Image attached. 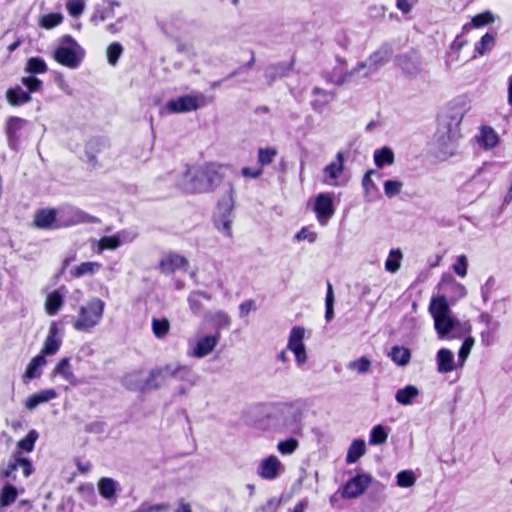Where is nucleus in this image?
Here are the masks:
<instances>
[{
    "instance_id": "obj_1",
    "label": "nucleus",
    "mask_w": 512,
    "mask_h": 512,
    "mask_svg": "<svg viewBox=\"0 0 512 512\" xmlns=\"http://www.w3.org/2000/svg\"><path fill=\"white\" fill-rule=\"evenodd\" d=\"M429 312L439 339H460L471 332L468 322H461L452 316L445 296L432 298Z\"/></svg>"
},
{
    "instance_id": "obj_2",
    "label": "nucleus",
    "mask_w": 512,
    "mask_h": 512,
    "mask_svg": "<svg viewBox=\"0 0 512 512\" xmlns=\"http://www.w3.org/2000/svg\"><path fill=\"white\" fill-rule=\"evenodd\" d=\"M222 182V165L206 163L193 170H188L184 176L182 189L185 193L195 194L208 192Z\"/></svg>"
},
{
    "instance_id": "obj_3",
    "label": "nucleus",
    "mask_w": 512,
    "mask_h": 512,
    "mask_svg": "<svg viewBox=\"0 0 512 512\" xmlns=\"http://www.w3.org/2000/svg\"><path fill=\"white\" fill-rule=\"evenodd\" d=\"M460 122V118L452 117L438 125L433 142L438 157L446 159L457 153L459 141L462 137Z\"/></svg>"
},
{
    "instance_id": "obj_4",
    "label": "nucleus",
    "mask_w": 512,
    "mask_h": 512,
    "mask_svg": "<svg viewBox=\"0 0 512 512\" xmlns=\"http://www.w3.org/2000/svg\"><path fill=\"white\" fill-rule=\"evenodd\" d=\"M61 44L53 52V59L61 66L69 69H77L83 62L85 50L70 34H65L60 39Z\"/></svg>"
},
{
    "instance_id": "obj_5",
    "label": "nucleus",
    "mask_w": 512,
    "mask_h": 512,
    "mask_svg": "<svg viewBox=\"0 0 512 512\" xmlns=\"http://www.w3.org/2000/svg\"><path fill=\"white\" fill-rule=\"evenodd\" d=\"M392 54L393 50L391 46L388 44H383L374 53H372L365 61L358 63L357 66L349 73L343 76H338L335 79L328 76H326L325 78L327 81L335 85H342L348 80L349 77H351L353 74L359 72L362 69L367 68L368 71L365 73V75L377 72L383 65L388 63Z\"/></svg>"
},
{
    "instance_id": "obj_6",
    "label": "nucleus",
    "mask_w": 512,
    "mask_h": 512,
    "mask_svg": "<svg viewBox=\"0 0 512 512\" xmlns=\"http://www.w3.org/2000/svg\"><path fill=\"white\" fill-rule=\"evenodd\" d=\"M278 430L284 433L300 436L303 432V412L295 404H281L277 409Z\"/></svg>"
},
{
    "instance_id": "obj_7",
    "label": "nucleus",
    "mask_w": 512,
    "mask_h": 512,
    "mask_svg": "<svg viewBox=\"0 0 512 512\" xmlns=\"http://www.w3.org/2000/svg\"><path fill=\"white\" fill-rule=\"evenodd\" d=\"M104 302L94 298L79 309L78 317L73 321V327L77 331H87L96 326L104 312Z\"/></svg>"
},
{
    "instance_id": "obj_8",
    "label": "nucleus",
    "mask_w": 512,
    "mask_h": 512,
    "mask_svg": "<svg viewBox=\"0 0 512 512\" xmlns=\"http://www.w3.org/2000/svg\"><path fill=\"white\" fill-rule=\"evenodd\" d=\"M304 338L305 329L303 327L294 326L290 330L287 349L294 354L295 362L298 368H303L308 359Z\"/></svg>"
},
{
    "instance_id": "obj_9",
    "label": "nucleus",
    "mask_w": 512,
    "mask_h": 512,
    "mask_svg": "<svg viewBox=\"0 0 512 512\" xmlns=\"http://www.w3.org/2000/svg\"><path fill=\"white\" fill-rule=\"evenodd\" d=\"M203 104L204 98L201 95H182L169 100L166 109L172 114L187 113L197 110Z\"/></svg>"
},
{
    "instance_id": "obj_10",
    "label": "nucleus",
    "mask_w": 512,
    "mask_h": 512,
    "mask_svg": "<svg viewBox=\"0 0 512 512\" xmlns=\"http://www.w3.org/2000/svg\"><path fill=\"white\" fill-rule=\"evenodd\" d=\"M313 211L319 224L325 226L335 213L332 195L330 193H319L315 197Z\"/></svg>"
},
{
    "instance_id": "obj_11",
    "label": "nucleus",
    "mask_w": 512,
    "mask_h": 512,
    "mask_svg": "<svg viewBox=\"0 0 512 512\" xmlns=\"http://www.w3.org/2000/svg\"><path fill=\"white\" fill-rule=\"evenodd\" d=\"M188 266V260L176 252L166 253L161 257L158 264L159 271L165 275L174 274L179 270L186 271Z\"/></svg>"
},
{
    "instance_id": "obj_12",
    "label": "nucleus",
    "mask_w": 512,
    "mask_h": 512,
    "mask_svg": "<svg viewBox=\"0 0 512 512\" xmlns=\"http://www.w3.org/2000/svg\"><path fill=\"white\" fill-rule=\"evenodd\" d=\"M478 320L485 325V328L480 333L481 343L486 347L491 346L497 339V333L501 324L488 312H482Z\"/></svg>"
},
{
    "instance_id": "obj_13",
    "label": "nucleus",
    "mask_w": 512,
    "mask_h": 512,
    "mask_svg": "<svg viewBox=\"0 0 512 512\" xmlns=\"http://www.w3.org/2000/svg\"><path fill=\"white\" fill-rule=\"evenodd\" d=\"M395 61L396 65L408 77L415 78L422 72V60L416 52L411 51L399 55Z\"/></svg>"
},
{
    "instance_id": "obj_14",
    "label": "nucleus",
    "mask_w": 512,
    "mask_h": 512,
    "mask_svg": "<svg viewBox=\"0 0 512 512\" xmlns=\"http://www.w3.org/2000/svg\"><path fill=\"white\" fill-rule=\"evenodd\" d=\"M284 471V464L275 455H270L261 460L257 468L258 475L265 480H274Z\"/></svg>"
},
{
    "instance_id": "obj_15",
    "label": "nucleus",
    "mask_w": 512,
    "mask_h": 512,
    "mask_svg": "<svg viewBox=\"0 0 512 512\" xmlns=\"http://www.w3.org/2000/svg\"><path fill=\"white\" fill-rule=\"evenodd\" d=\"M57 210L55 208H39L34 213L33 225L41 230H55L62 227L57 222Z\"/></svg>"
},
{
    "instance_id": "obj_16",
    "label": "nucleus",
    "mask_w": 512,
    "mask_h": 512,
    "mask_svg": "<svg viewBox=\"0 0 512 512\" xmlns=\"http://www.w3.org/2000/svg\"><path fill=\"white\" fill-rule=\"evenodd\" d=\"M372 481L368 474H358L351 478L342 489V497L346 499L357 498L362 495Z\"/></svg>"
},
{
    "instance_id": "obj_17",
    "label": "nucleus",
    "mask_w": 512,
    "mask_h": 512,
    "mask_svg": "<svg viewBox=\"0 0 512 512\" xmlns=\"http://www.w3.org/2000/svg\"><path fill=\"white\" fill-rule=\"evenodd\" d=\"M344 170V155L338 152L335 161L326 165L323 169L322 182L329 186H338V179Z\"/></svg>"
},
{
    "instance_id": "obj_18",
    "label": "nucleus",
    "mask_w": 512,
    "mask_h": 512,
    "mask_svg": "<svg viewBox=\"0 0 512 512\" xmlns=\"http://www.w3.org/2000/svg\"><path fill=\"white\" fill-rule=\"evenodd\" d=\"M28 121L18 116H10L5 123V134L7 136L10 148L16 149L19 144V132L24 128Z\"/></svg>"
},
{
    "instance_id": "obj_19",
    "label": "nucleus",
    "mask_w": 512,
    "mask_h": 512,
    "mask_svg": "<svg viewBox=\"0 0 512 512\" xmlns=\"http://www.w3.org/2000/svg\"><path fill=\"white\" fill-rule=\"evenodd\" d=\"M219 339V333H217L216 335H205L203 337H200L196 341L193 349L189 351V355L195 358H203L207 356L214 350L217 343L219 342Z\"/></svg>"
},
{
    "instance_id": "obj_20",
    "label": "nucleus",
    "mask_w": 512,
    "mask_h": 512,
    "mask_svg": "<svg viewBox=\"0 0 512 512\" xmlns=\"http://www.w3.org/2000/svg\"><path fill=\"white\" fill-rule=\"evenodd\" d=\"M490 166V164L484 163L479 167L466 183V186L472 188L475 192L483 193L491 183V179L486 175Z\"/></svg>"
},
{
    "instance_id": "obj_21",
    "label": "nucleus",
    "mask_w": 512,
    "mask_h": 512,
    "mask_svg": "<svg viewBox=\"0 0 512 512\" xmlns=\"http://www.w3.org/2000/svg\"><path fill=\"white\" fill-rule=\"evenodd\" d=\"M59 328L56 322L51 323L48 331V335L44 341L43 347L41 348L40 355L49 356L54 355L58 352L61 346V339L58 337Z\"/></svg>"
},
{
    "instance_id": "obj_22",
    "label": "nucleus",
    "mask_w": 512,
    "mask_h": 512,
    "mask_svg": "<svg viewBox=\"0 0 512 512\" xmlns=\"http://www.w3.org/2000/svg\"><path fill=\"white\" fill-rule=\"evenodd\" d=\"M437 371L441 374L452 372L456 368L454 354L447 348H441L436 354Z\"/></svg>"
},
{
    "instance_id": "obj_23",
    "label": "nucleus",
    "mask_w": 512,
    "mask_h": 512,
    "mask_svg": "<svg viewBox=\"0 0 512 512\" xmlns=\"http://www.w3.org/2000/svg\"><path fill=\"white\" fill-rule=\"evenodd\" d=\"M476 138L478 144L485 150L494 148L499 142L497 132L491 126L487 125H483L480 128V132Z\"/></svg>"
},
{
    "instance_id": "obj_24",
    "label": "nucleus",
    "mask_w": 512,
    "mask_h": 512,
    "mask_svg": "<svg viewBox=\"0 0 512 512\" xmlns=\"http://www.w3.org/2000/svg\"><path fill=\"white\" fill-rule=\"evenodd\" d=\"M57 397V392L55 389H45L39 392L31 394L25 401V407L28 410L35 409L38 405L42 403L49 402Z\"/></svg>"
},
{
    "instance_id": "obj_25",
    "label": "nucleus",
    "mask_w": 512,
    "mask_h": 512,
    "mask_svg": "<svg viewBox=\"0 0 512 512\" xmlns=\"http://www.w3.org/2000/svg\"><path fill=\"white\" fill-rule=\"evenodd\" d=\"M312 95L315 97L311 101V106L314 111L320 112L326 105L334 100L335 94L332 91H327L319 87H314Z\"/></svg>"
},
{
    "instance_id": "obj_26",
    "label": "nucleus",
    "mask_w": 512,
    "mask_h": 512,
    "mask_svg": "<svg viewBox=\"0 0 512 512\" xmlns=\"http://www.w3.org/2000/svg\"><path fill=\"white\" fill-rule=\"evenodd\" d=\"M6 100L11 106L18 107L29 103L32 97L29 92L22 90L20 86H15L6 91Z\"/></svg>"
},
{
    "instance_id": "obj_27",
    "label": "nucleus",
    "mask_w": 512,
    "mask_h": 512,
    "mask_svg": "<svg viewBox=\"0 0 512 512\" xmlns=\"http://www.w3.org/2000/svg\"><path fill=\"white\" fill-rule=\"evenodd\" d=\"M294 65V61H290L289 63L279 62L275 64L269 65L266 70V77L270 80V82L277 80L279 78L288 76L292 71Z\"/></svg>"
},
{
    "instance_id": "obj_28",
    "label": "nucleus",
    "mask_w": 512,
    "mask_h": 512,
    "mask_svg": "<svg viewBox=\"0 0 512 512\" xmlns=\"http://www.w3.org/2000/svg\"><path fill=\"white\" fill-rule=\"evenodd\" d=\"M64 296L59 290L50 292L45 299V311L48 315L54 316L62 308Z\"/></svg>"
},
{
    "instance_id": "obj_29",
    "label": "nucleus",
    "mask_w": 512,
    "mask_h": 512,
    "mask_svg": "<svg viewBox=\"0 0 512 512\" xmlns=\"http://www.w3.org/2000/svg\"><path fill=\"white\" fill-rule=\"evenodd\" d=\"M52 376H61L70 384H76V377L70 365V358H62L52 370Z\"/></svg>"
},
{
    "instance_id": "obj_30",
    "label": "nucleus",
    "mask_w": 512,
    "mask_h": 512,
    "mask_svg": "<svg viewBox=\"0 0 512 512\" xmlns=\"http://www.w3.org/2000/svg\"><path fill=\"white\" fill-rule=\"evenodd\" d=\"M376 174L375 170H368L362 179V186L365 193V198L367 201L372 202L378 198H380V193L378 187L375 182L372 180L371 176Z\"/></svg>"
},
{
    "instance_id": "obj_31",
    "label": "nucleus",
    "mask_w": 512,
    "mask_h": 512,
    "mask_svg": "<svg viewBox=\"0 0 512 512\" xmlns=\"http://www.w3.org/2000/svg\"><path fill=\"white\" fill-rule=\"evenodd\" d=\"M420 395L419 389L414 385H407L399 390L395 394V400L397 403L408 406L412 405L414 399Z\"/></svg>"
},
{
    "instance_id": "obj_32",
    "label": "nucleus",
    "mask_w": 512,
    "mask_h": 512,
    "mask_svg": "<svg viewBox=\"0 0 512 512\" xmlns=\"http://www.w3.org/2000/svg\"><path fill=\"white\" fill-rule=\"evenodd\" d=\"M46 358L43 355H37L31 359L23 374L24 381L39 378L41 376L40 368L46 365Z\"/></svg>"
},
{
    "instance_id": "obj_33",
    "label": "nucleus",
    "mask_w": 512,
    "mask_h": 512,
    "mask_svg": "<svg viewBox=\"0 0 512 512\" xmlns=\"http://www.w3.org/2000/svg\"><path fill=\"white\" fill-rule=\"evenodd\" d=\"M17 497V488L10 483L5 484L0 491V512H3L6 507L11 506Z\"/></svg>"
},
{
    "instance_id": "obj_34",
    "label": "nucleus",
    "mask_w": 512,
    "mask_h": 512,
    "mask_svg": "<svg viewBox=\"0 0 512 512\" xmlns=\"http://www.w3.org/2000/svg\"><path fill=\"white\" fill-rule=\"evenodd\" d=\"M101 268L102 264L99 262H82L71 270V276L73 278H80L84 275H93L97 273Z\"/></svg>"
},
{
    "instance_id": "obj_35",
    "label": "nucleus",
    "mask_w": 512,
    "mask_h": 512,
    "mask_svg": "<svg viewBox=\"0 0 512 512\" xmlns=\"http://www.w3.org/2000/svg\"><path fill=\"white\" fill-rule=\"evenodd\" d=\"M388 356L398 366H406L411 360V351L403 346H393Z\"/></svg>"
},
{
    "instance_id": "obj_36",
    "label": "nucleus",
    "mask_w": 512,
    "mask_h": 512,
    "mask_svg": "<svg viewBox=\"0 0 512 512\" xmlns=\"http://www.w3.org/2000/svg\"><path fill=\"white\" fill-rule=\"evenodd\" d=\"M366 452V445L364 440L355 439L352 441L348 448L346 462L348 464H352L358 461L360 457H362Z\"/></svg>"
},
{
    "instance_id": "obj_37",
    "label": "nucleus",
    "mask_w": 512,
    "mask_h": 512,
    "mask_svg": "<svg viewBox=\"0 0 512 512\" xmlns=\"http://www.w3.org/2000/svg\"><path fill=\"white\" fill-rule=\"evenodd\" d=\"M374 162L378 168L394 163V152L389 147H383L374 151Z\"/></svg>"
},
{
    "instance_id": "obj_38",
    "label": "nucleus",
    "mask_w": 512,
    "mask_h": 512,
    "mask_svg": "<svg viewBox=\"0 0 512 512\" xmlns=\"http://www.w3.org/2000/svg\"><path fill=\"white\" fill-rule=\"evenodd\" d=\"M151 328L154 336L158 339H163L168 335L171 329L170 322L167 318H153Z\"/></svg>"
},
{
    "instance_id": "obj_39",
    "label": "nucleus",
    "mask_w": 512,
    "mask_h": 512,
    "mask_svg": "<svg viewBox=\"0 0 512 512\" xmlns=\"http://www.w3.org/2000/svg\"><path fill=\"white\" fill-rule=\"evenodd\" d=\"M39 437V434L36 430L32 429L30 430L27 435L20 439L17 442V449L18 452H26L30 453L34 450L35 443Z\"/></svg>"
},
{
    "instance_id": "obj_40",
    "label": "nucleus",
    "mask_w": 512,
    "mask_h": 512,
    "mask_svg": "<svg viewBox=\"0 0 512 512\" xmlns=\"http://www.w3.org/2000/svg\"><path fill=\"white\" fill-rule=\"evenodd\" d=\"M389 429L381 424L374 426L369 435L371 445H381L387 441Z\"/></svg>"
},
{
    "instance_id": "obj_41",
    "label": "nucleus",
    "mask_w": 512,
    "mask_h": 512,
    "mask_svg": "<svg viewBox=\"0 0 512 512\" xmlns=\"http://www.w3.org/2000/svg\"><path fill=\"white\" fill-rule=\"evenodd\" d=\"M100 495L105 499H111L116 495V482L107 477H103L98 482Z\"/></svg>"
},
{
    "instance_id": "obj_42",
    "label": "nucleus",
    "mask_w": 512,
    "mask_h": 512,
    "mask_svg": "<svg viewBox=\"0 0 512 512\" xmlns=\"http://www.w3.org/2000/svg\"><path fill=\"white\" fill-rule=\"evenodd\" d=\"M190 371V368L187 366H177L174 368L170 365H166L164 368L152 370L150 372L149 379H155L156 377H159L163 374L176 377L179 373L186 374L189 373Z\"/></svg>"
},
{
    "instance_id": "obj_43",
    "label": "nucleus",
    "mask_w": 512,
    "mask_h": 512,
    "mask_svg": "<svg viewBox=\"0 0 512 512\" xmlns=\"http://www.w3.org/2000/svg\"><path fill=\"white\" fill-rule=\"evenodd\" d=\"M25 71L32 75L44 74L48 71V67L41 57H31L27 60Z\"/></svg>"
},
{
    "instance_id": "obj_44",
    "label": "nucleus",
    "mask_w": 512,
    "mask_h": 512,
    "mask_svg": "<svg viewBox=\"0 0 512 512\" xmlns=\"http://www.w3.org/2000/svg\"><path fill=\"white\" fill-rule=\"evenodd\" d=\"M204 300L209 301L210 298L203 292H194L189 296L188 301L193 313L202 314L204 312L202 305Z\"/></svg>"
},
{
    "instance_id": "obj_45",
    "label": "nucleus",
    "mask_w": 512,
    "mask_h": 512,
    "mask_svg": "<svg viewBox=\"0 0 512 512\" xmlns=\"http://www.w3.org/2000/svg\"><path fill=\"white\" fill-rule=\"evenodd\" d=\"M495 44V35L486 33L479 42L475 44V52L479 55H485L493 48Z\"/></svg>"
},
{
    "instance_id": "obj_46",
    "label": "nucleus",
    "mask_w": 512,
    "mask_h": 512,
    "mask_svg": "<svg viewBox=\"0 0 512 512\" xmlns=\"http://www.w3.org/2000/svg\"><path fill=\"white\" fill-rule=\"evenodd\" d=\"M494 22V16L490 11H485L483 13L477 14L472 18L470 24H465L463 26L464 30H468L471 27H482L487 24Z\"/></svg>"
},
{
    "instance_id": "obj_47",
    "label": "nucleus",
    "mask_w": 512,
    "mask_h": 512,
    "mask_svg": "<svg viewBox=\"0 0 512 512\" xmlns=\"http://www.w3.org/2000/svg\"><path fill=\"white\" fill-rule=\"evenodd\" d=\"M371 361L367 357H360L356 360L350 361L347 364V368L351 371H355L358 374H366L371 369Z\"/></svg>"
},
{
    "instance_id": "obj_48",
    "label": "nucleus",
    "mask_w": 512,
    "mask_h": 512,
    "mask_svg": "<svg viewBox=\"0 0 512 512\" xmlns=\"http://www.w3.org/2000/svg\"><path fill=\"white\" fill-rule=\"evenodd\" d=\"M299 447V442L295 438H288L279 441L277 444V451L281 455H292Z\"/></svg>"
},
{
    "instance_id": "obj_49",
    "label": "nucleus",
    "mask_w": 512,
    "mask_h": 512,
    "mask_svg": "<svg viewBox=\"0 0 512 512\" xmlns=\"http://www.w3.org/2000/svg\"><path fill=\"white\" fill-rule=\"evenodd\" d=\"M402 253L400 250H391L388 258L385 261V269L388 272L395 273L400 268V260Z\"/></svg>"
},
{
    "instance_id": "obj_50",
    "label": "nucleus",
    "mask_w": 512,
    "mask_h": 512,
    "mask_svg": "<svg viewBox=\"0 0 512 512\" xmlns=\"http://www.w3.org/2000/svg\"><path fill=\"white\" fill-rule=\"evenodd\" d=\"M397 479V485L402 488H410L412 487L416 482V476L415 474L410 470H403L400 471L396 475Z\"/></svg>"
},
{
    "instance_id": "obj_51",
    "label": "nucleus",
    "mask_w": 512,
    "mask_h": 512,
    "mask_svg": "<svg viewBox=\"0 0 512 512\" xmlns=\"http://www.w3.org/2000/svg\"><path fill=\"white\" fill-rule=\"evenodd\" d=\"M474 343H475V340L473 337H471V336L465 337V339L461 345V348L458 352V362H459L460 366L464 365L465 361L467 360V358L471 352V349H472Z\"/></svg>"
},
{
    "instance_id": "obj_52",
    "label": "nucleus",
    "mask_w": 512,
    "mask_h": 512,
    "mask_svg": "<svg viewBox=\"0 0 512 512\" xmlns=\"http://www.w3.org/2000/svg\"><path fill=\"white\" fill-rule=\"evenodd\" d=\"M63 21V16L60 13H48L40 20V25L45 29H52Z\"/></svg>"
},
{
    "instance_id": "obj_53",
    "label": "nucleus",
    "mask_w": 512,
    "mask_h": 512,
    "mask_svg": "<svg viewBox=\"0 0 512 512\" xmlns=\"http://www.w3.org/2000/svg\"><path fill=\"white\" fill-rule=\"evenodd\" d=\"M106 52H107L108 63L114 66L117 64V62L123 52V47L119 42H113V43L109 44Z\"/></svg>"
},
{
    "instance_id": "obj_54",
    "label": "nucleus",
    "mask_w": 512,
    "mask_h": 512,
    "mask_svg": "<svg viewBox=\"0 0 512 512\" xmlns=\"http://www.w3.org/2000/svg\"><path fill=\"white\" fill-rule=\"evenodd\" d=\"M121 244L119 237L117 236H103L98 241L99 251L104 250H115Z\"/></svg>"
},
{
    "instance_id": "obj_55",
    "label": "nucleus",
    "mask_w": 512,
    "mask_h": 512,
    "mask_svg": "<svg viewBox=\"0 0 512 512\" xmlns=\"http://www.w3.org/2000/svg\"><path fill=\"white\" fill-rule=\"evenodd\" d=\"M21 83L27 88L26 92L31 95L34 92H38L42 89V81L34 75L26 76L21 78Z\"/></svg>"
},
{
    "instance_id": "obj_56",
    "label": "nucleus",
    "mask_w": 512,
    "mask_h": 512,
    "mask_svg": "<svg viewBox=\"0 0 512 512\" xmlns=\"http://www.w3.org/2000/svg\"><path fill=\"white\" fill-rule=\"evenodd\" d=\"M403 187V182L399 180H386L384 182V192L388 198L398 195Z\"/></svg>"
},
{
    "instance_id": "obj_57",
    "label": "nucleus",
    "mask_w": 512,
    "mask_h": 512,
    "mask_svg": "<svg viewBox=\"0 0 512 512\" xmlns=\"http://www.w3.org/2000/svg\"><path fill=\"white\" fill-rule=\"evenodd\" d=\"M334 294H333V288L331 283L328 282L327 284V293L325 298V306H326V312H325V319L326 321H330L334 316Z\"/></svg>"
},
{
    "instance_id": "obj_58",
    "label": "nucleus",
    "mask_w": 512,
    "mask_h": 512,
    "mask_svg": "<svg viewBox=\"0 0 512 512\" xmlns=\"http://www.w3.org/2000/svg\"><path fill=\"white\" fill-rule=\"evenodd\" d=\"M277 151L274 148H261L258 151V162L261 166L269 165L273 162Z\"/></svg>"
},
{
    "instance_id": "obj_59",
    "label": "nucleus",
    "mask_w": 512,
    "mask_h": 512,
    "mask_svg": "<svg viewBox=\"0 0 512 512\" xmlns=\"http://www.w3.org/2000/svg\"><path fill=\"white\" fill-rule=\"evenodd\" d=\"M84 6L83 0H68L66 3L67 11L72 17L80 16L84 11Z\"/></svg>"
},
{
    "instance_id": "obj_60",
    "label": "nucleus",
    "mask_w": 512,
    "mask_h": 512,
    "mask_svg": "<svg viewBox=\"0 0 512 512\" xmlns=\"http://www.w3.org/2000/svg\"><path fill=\"white\" fill-rule=\"evenodd\" d=\"M468 261L465 255H460L457 257L455 263L453 264L454 272L460 276L465 277L467 274Z\"/></svg>"
},
{
    "instance_id": "obj_61",
    "label": "nucleus",
    "mask_w": 512,
    "mask_h": 512,
    "mask_svg": "<svg viewBox=\"0 0 512 512\" xmlns=\"http://www.w3.org/2000/svg\"><path fill=\"white\" fill-rule=\"evenodd\" d=\"M495 280L493 277H489L486 282L481 286V296L485 303L488 302L490 294L494 288Z\"/></svg>"
},
{
    "instance_id": "obj_62",
    "label": "nucleus",
    "mask_w": 512,
    "mask_h": 512,
    "mask_svg": "<svg viewBox=\"0 0 512 512\" xmlns=\"http://www.w3.org/2000/svg\"><path fill=\"white\" fill-rule=\"evenodd\" d=\"M279 506L280 500L273 497L267 500V502L263 504L260 508H258L257 512H276Z\"/></svg>"
},
{
    "instance_id": "obj_63",
    "label": "nucleus",
    "mask_w": 512,
    "mask_h": 512,
    "mask_svg": "<svg viewBox=\"0 0 512 512\" xmlns=\"http://www.w3.org/2000/svg\"><path fill=\"white\" fill-rule=\"evenodd\" d=\"M296 238L298 240H307L308 242L312 243L316 240L317 234L304 227L297 233Z\"/></svg>"
},
{
    "instance_id": "obj_64",
    "label": "nucleus",
    "mask_w": 512,
    "mask_h": 512,
    "mask_svg": "<svg viewBox=\"0 0 512 512\" xmlns=\"http://www.w3.org/2000/svg\"><path fill=\"white\" fill-rule=\"evenodd\" d=\"M451 292L456 299L463 298L467 294L466 288L455 281L451 283Z\"/></svg>"
}]
</instances>
